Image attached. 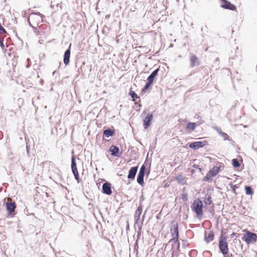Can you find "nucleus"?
<instances>
[{
	"label": "nucleus",
	"mask_w": 257,
	"mask_h": 257,
	"mask_svg": "<svg viewBox=\"0 0 257 257\" xmlns=\"http://www.w3.org/2000/svg\"><path fill=\"white\" fill-rule=\"evenodd\" d=\"M224 165L222 163L217 162L216 165L213 166L203 178L204 181H211L213 177L216 176L220 171L223 170Z\"/></svg>",
	"instance_id": "1"
},
{
	"label": "nucleus",
	"mask_w": 257,
	"mask_h": 257,
	"mask_svg": "<svg viewBox=\"0 0 257 257\" xmlns=\"http://www.w3.org/2000/svg\"><path fill=\"white\" fill-rule=\"evenodd\" d=\"M44 16L40 13H32L28 18V21L32 27L38 26L43 22Z\"/></svg>",
	"instance_id": "2"
},
{
	"label": "nucleus",
	"mask_w": 257,
	"mask_h": 257,
	"mask_svg": "<svg viewBox=\"0 0 257 257\" xmlns=\"http://www.w3.org/2000/svg\"><path fill=\"white\" fill-rule=\"evenodd\" d=\"M202 208L203 203L202 201L199 198L195 199L192 204V209L196 213L198 218H201L203 216Z\"/></svg>",
	"instance_id": "3"
},
{
	"label": "nucleus",
	"mask_w": 257,
	"mask_h": 257,
	"mask_svg": "<svg viewBox=\"0 0 257 257\" xmlns=\"http://www.w3.org/2000/svg\"><path fill=\"white\" fill-rule=\"evenodd\" d=\"M245 232L243 237L242 240L244 241L247 244L254 243L257 240V235L255 233L250 232L246 229L243 230Z\"/></svg>",
	"instance_id": "4"
},
{
	"label": "nucleus",
	"mask_w": 257,
	"mask_h": 257,
	"mask_svg": "<svg viewBox=\"0 0 257 257\" xmlns=\"http://www.w3.org/2000/svg\"><path fill=\"white\" fill-rule=\"evenodd\" d=\"M219 248L224 255L226 254L229 250L228 243L226 241V237L221 236L219 240Z\"/></svg>",
	"instance_id": "5"
},
{
	"label": "nucleus",
	"mask_w": 257,
	"mask_h": 257,
	"mask_svg": "<svg viewBox=\"0 0 257 257\" xmlns=\"http://www.w3.org/2000/svg\"><path fill=\"white\" fill-rule=\"evenodd\" d=\"M172 226L171 228V232L172 236V240L174 242H178L179 239V230L178 224L177 222L174 220L172 221Z\"/></svg>",
	"instance_id": "6"
},
{
	"label": "nucleus",
	"mask_w": 257,
	"mask_h": 257,
	"mask_svg": "<svg viewBox=\"0 0 257 257\" xmlns=\"http://www.w3.org/2000/svg\"><path fill=\"white\" fill-rule=\"evenodd\" d=\"M129 95L132 98V101L134 102V104L136 107H138V110H140L142 107L141 100L137 94L132 90V88L130 89Z\"/></svg>",
	"instance_id": "7"
},
{
	"label": "nucleus",
	"mask_w": 257,
	"mask_h": 257,
	"mask_svg": "<svg viewBox=\"0 0 257 257\" xmlns=\"http://www.w3.org/2000/svg\"><path fill=\"white\" fill-rule=\"evenodd\" d=\"M6 207L10 215H14L15 214V209L16 205L15 202H13L10 198H8V202L6 203Z\"/></svg>",
	"instance_id": "8"
},
{
	"label": "nucleus",
	"mask_w": 257,
	"mask_h": 257,
	"mask_svg": "<svg viewBox=\"0 0 257 257\" xmlns=\"http://www.w3.org/2000/svg\"><path fill=\"white\" fill-rule=\"evenodd\" d=\"M221 2V7L225 9L231 11H236V8L235 6L231 4L230 2L226 0H220Z\"/></svg>",
	"instance_id": "9"
},
{
	"label": "nucleus",
	"mask_w": 257,
	"mask_h": 257,
	"mask_svg": "<svg viewBox=\"0 0 257 257\" xmlns=\"http://www.w3.org/2000/svg\"><path fill=\"white\" fill-rule=\"evenodd\" d=\"M207 144V142L204 141H199L196 142L194 143H191L189 144V146L190 148L194 149H198L199 148L203 147Z\"/></svg>",
	"instance_id": "10"
},
{
	"label": "nucleus",
	"mask_w": 257,
	"mask_h": 257,
	"mask_svg": "<svg viewBox=\"0 0 257 257\" xmlns=\"http://www.w3.org/2000/svg\"><path fill=\"white\" fill-rule=\"evenodd\" d=\"M102 192L108 195L112 194L111 184L109 182H105L102 185Z\"/></svg>",
	"instance_id": "11"
},
{
	"label": "nucleus",
	"mask_w": 257,
	"mask_h": 257,
	"mask_svg": "<svg viewBox=\"0 0 257 257\" xmlns=\"http://www.w3.org/2000/svg\"><path fill=\"white\" fill-rule=\"evenodd\" d=\"M190 65L192 67L195 65H199V61L198 57L194 54L191 55L190 57Z\"/></svg>",
	"instance_id": "12"
},
{
	"label": "nucleus",
	"mask_w": 257,
	"mask_h": 257,
	"mask_svg": "<svg viewBox=\"0 0 257 257\" xmlns=\"http://www.w3.org/2000/svg\"><path fill=\"white\" fill-rule=\"evenodd\" d=\"M138 171V167H132L129 170L127 178L129 179L134 180Z\"/></svg>",
	"instance_id": "13"
},
{
	"label": "nucleus",
	"mask_w": 257,
	"mask_h": 257,
	"mask_svg": "<svg viewBox=\"0 0 257 257\" xmlns=\"http://www.w3.org/2000/svg\"><path fill=\"white\" fill-rule=\"evenodd\" d=\"M153 119L151 114H148L144 119V125L145 128H147L151 124L150 122Z\"/></svg>",
	"instance_id": "14"
},
{
	"label": "nucleus",
	"mask_w": 257,
	"mask_h": 257,
	"mask_svg": "<svg viewBox=\"0 0 257 257\" xmlns=\"http://www.w3.org/2000/svg\"><path fill=\"white\" fill-rule=\"evenodd\" d=\"M71 44L70 45L68 49L65 51L64 55V63L67 65L69 63V59L70 57V48Z\"/></svg>",
	"instance_id": "15"
},
{
	"label": "nucleus",
	"mask_w": 257,
	"mask_h": 257,
	"mask_svg": "<svg viewBox=\"0 0 257 257\" xmlns=\"http://www.w3.org/2000/svg\"><path fill=\"white\" fill-rule=\"evenodd\" d=\"M214 234L211 231H206L205 233V240L209 242L214 239Z\"/></svg>",
	"instance_id": "16"
},
{
	"label": "nucleus",
	"mask_w": 257,
	"mask_h": 257,
	"mask_svg": "<svg viewBox=\"0 0 257 257\" xmlns=\"http://www.w3.org/2000/svg\"><path fill=\"white\" fill-rule=\"evenodd\" d=\"M175 179L179 184L184 185L186 183V178L182 174L178 175L176 177Z\"/></svg>",
	"instance_id": "17"
},
{
	"label": "nucleus",
	"mask_w": 257,
	"mask_h": 257,
	"mask_svg": "<svg viewBox=\"0 0 257 257\" xmlns=\"http://www.w3.org/2000/svg\"><path fill=\"white\" fill-rule=\"evenodd\" d=\"M159 71V69L158 68L154 70L152 74L148 77L147 81L153 83L155 77L158 75V72Z\"/></svg>",
	"instance_id": "18"
},
{
	"label": "nucleus",
	"mask_w": 257,
	"mask_h": 257,
	"mask_svg": "<svg viewBox=\"0 0 257 257\" xmlns=\"http://www.w3.org/2000/svg\"><path fill=\"white\" fill-rule=\"evenodd\" d=\"M109 151L111 153L112 156L115 157H119V149L118 147L115 146H111L110 148Z\"/></svg>",
	"instance_id": "19"
},
{
	"label": "nucleus",
	"mask_w": 257,
	"mask_h": 257,
	"mask_svg": "<svg viewBox=\"0 0 257 257\" xmlns=\"http://www.w3.org/2000/svg\"><path fill=\"white\" fill-rule=\"evenodd\" d=\"M114 130L107 129L103 131V136L107 138H108L110 136H113L114 135Z\"/></svg>",
	"instance_id": "20"
},
{
	"label": "nucleus",
	"mask_w": 257,
	"mask_h": 257,
	"mask_svg": "<svg viewBox=\"0 0 257 257\" xmlns=\"http://www.w3.org/2000/svg\"><path fill=\"white\" fill-rule=\"evenodd\" d=\"M142 206H139L138 207L137 210L136 211L135 213V218L137 219V220H139L141 216V214L142 212Z\"/></svg>",
	"instance_id": "21"
},
{
	"label": "nucleus",
	"mask_w": 257,
	"mask_h": 257,
	"mask_svg": "<svg viewBox=\"0 0 257 257\" xmlns=\"http://www.w3.org/2000/svg\"><path fill=\"white\" fill-rule=\"evenodd\" d=\"M35 200L38 205L41 204L44 201L42 195L40 194H37L36 195Z\"/></svg>",
	"instance_id": "22"
},
{
	"label": "nucleus",
	"mask_w": 257,
	"mask_h": 257,
	"mask_svg": "<svg viewBox=\"0 0 257 257\" xmlns=\"http://www.w3.org/2000/svg\"><path fill=\"white\" fill-rule=\"evenodd\" d=\"M196 127V123L195 122H188L186 126V128L190 131H194Z\"/></svg>",
	"instance_id": "23"
},
{
	"label": "nucleus",
	"mask_w": 257,
	"mask_h": 257,
	"mask_svg": "<svg viewBox=\"0 0 257 257\" xmlns=\"http://www.w3.org/2000/svg\"><path fill=\"white\" fill-rule=\"evenodd\" d=\"M244 189L245 191V193L247 195H252L253 194V191L250 186H245Z\"/></svg>",
	"instance_id": "24"
},
{
	"label": "nucleus",
	"mask_w": 257,
	"mask_h": 257,
	"mask_svg": "<svg viewBox=\"0 0 257 257\" xmlns=\"http://www.w3.org/2000/svg\"><path fill=\"white\" fill-rule=\"evenodd\" d=\"M144 176L138 175L137 177V182L141 185H143L144 184Z\"/></svg>",
	"instance_id": "25"
},
{
	"label": "nucleus",
	"mask_w": 257,
	"mask_h": 257,
	"mask_svg": "<svg viewBox=\"0 0 257 257\" xmlns=\"http://www.w3.org/2000/svg\"><path fill=\"white\" fill-rule=\"evenodd\" d=\"M71 169H72V171L77 170V167H76V164L75 162V159H74V157H72V158Z\"/></svg>",
	"instance_id": "26"
},
{
	"label": "nucleus",
	"mask_w": 257,
	"mask_h": 257,
	"mask_svg": "<svg viewBox=\"0 0 257 257\" xmlns=\"http://www.w3.org/2000/svg\"><path fill=\"white\" fill-rule=\"evenodd\" d=\"M72 172L74 175L75 179L77 181L78 183L80 182V178L77 170L72 171Z\"/></svg>",
	"instance_id": "27"
},
{
	"label": "nucleus",
	"mask_w": 257,
	"mask_h": 257,
	"mask_svg": "<svg viewBox=\"0 0 257 257\" xmlns=\"http://www.w3.org/2000/svg\"><path fill=\"white\" fill-rule=\"evenodd\" d=\"M232 165L234 167L237 168L239 167L240 166V164L238 160L236 159H233L232 162Z\"/></svg>",
	"instance_id": "28"
},
{
	"label": "nucleus",
	"mask_w": 257,
	"mask_h": 257,
	"mask_svg": "<svg viewBox=\"0 0 257 257\" xmlns=\"http://www.w3.org/2000/svg\"><path fill=\"white\" fill-rule=\"evenodd\" d=\"M229 185L232 189V192L235 194H237V192L236 191V189L238 188L239 187L237 185H233L232 183H230Z\"/></svg>",
	"instance_id": "29"
},
{
	"label": "nucleus",
	"mask_w": 257,
	"mask_h": 257,
	"mask_svg": "<svg viewBox=\"0 0 257 257\" xmlns=\"http://www.w3.org/2000/svg\"><path fill=\"white\" fill-rule=\"evenodd\" d=\"M145 170L146 168L144 165H143L140 170L138 175L144 176Z\"/></svg>",
	"instance_id": "30"
},
{
	"label": "nucleus",
	"mask_w": 257,
	"mask_h": 257,
	"mask_svg": "<svg viewBox=\"0 0 257 257\" xmlns=\"http://www.w3.org/2000/svg\"><path fill=\"white\" fill-rule=\"evenodd\" d=\"M204 203L206 204L210 205L212 203L211 200V197L210 196H208L207 198L204 200Z\"/></svg>",
	"instance_id": "31"
},
{
	"label": "nucleus",
	"mask_w": 257,
	"mask_h": 257,
	"mask_svg": "<svg viewBox=\"0 0 257 257\" xmlns=\"http://www.w3.org/2000/svg\"><path fill=\"white\" fill-rule=\"evenodd\" d=\"M220 134L223 137V139L224 140H229V136L227 134H225V133H224L223 132H221L220 133Z\"/></svg>",
	"instance_id": "32"
},
{
	"label": "nucleus",
	"mask_w": 257,
	"mask_h": 257,
	"mask_svg": "<svg viewBox=\"0 0 257 257\" xmlns=\"http://www.w3.org/2000/svg\"><path fill=\"white\" fill-rule=\"evenodd\" d=\"M182 199L184 201H186L188 200V195L187 193H183L182 195Z\"/></svg>",
	"instance_id": "33"
},
{
	"label": "nucleus",
	"mask_w": 257,
	"mask_h": 257,
	"mask_svg": "<svg viewBox=\"0 0 257 257\" xmlns=\"http://www.w3.org/2000/svg\"><path fill=\"white\" fill-rule=\"evenodd\" d=\"M152 84V83L147 81V82L146 83V85H145V86L144 87V88L143 89V91L148 89Z\"/></svg>",
	"instance_id": "34"
},
{
	"label": "nucleus",
	"mask_w": 257,
	"mask_h": 257,
	"mask_svg": "<svg viewBox=\"0 0 257 257\" xmlns=\"http://www.w3.org/2000/svg\"><path fill=\"white\" fill-rule=\"evenodd\" d=\"M6 33V31L5 29L0 24V34H5Z\"/></svg>",
	"instance_id": "35"
},
{
	"label": "nucleus",
	"mask_w": 257,
	"mask_h": 257,
	"mask_svg": "<svg viewBox=\"0 0 257 257\" xmlns=\"http://www.w3.org/2000/svg\"><path fill=\"white\" fill-rule=\"evenodd\" d=\"M0 46L1 47V48L4 49L5 48V46H4V44L3 42L2 41H1V40L0 39Z\"/></svg>",
	"instance_id": "36"
},
{
	"label": "nucleus",
	"mask_w": 257,
	"mask_h": 257,
	"mask_svg": "<svg viewBox=\"0 0 257 257\" xmlns=\"http://www.w3.org/2000/svg\"><path fill=\"white\" fill-rule=\"evenodd\" d=\"M194 172H195V170H192L191 171V173H192V174H193L194 173Z\"/></svg>",
	"instance_id": "37"
}]
</instances>
